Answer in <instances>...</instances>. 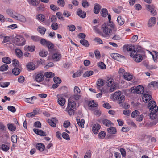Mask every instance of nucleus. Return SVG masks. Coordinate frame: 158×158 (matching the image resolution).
Wrapping results in <instances>:
<instances>
[{
    "instance_id": "25",
    "label": "nucleus",
    "mask_w": 158,
    "mask_h": 158,
    "mask_svg": "<svg viewBox=\"0 0 158 158\" xmlns=\"http://www.w3.org/2000/svg\"><path fill=\"white\" fill-rule=\"evenodd\" d=\"M6 13L8 15L14 18L15 16L14 14L15 13V11L11 9H7L6 10Z\"/></svg>"
},
{
    "instance_id": "15",
    "label": "nucleus",
    "mask_w": 158,
    "mask_h": 158,
    "mask_svg": "<svg viewBox=\"0 0 158 158\" xmlns=\"http://www.w3.org/2000/svg\"><path fill=\"white\" fill-rule=\"evenodd\" d=\"M77 14L80 17L82 18H84L86 16V14L85 12L83 11L82 10L79 8L77 10Z\"/></svg>"
},
{
    "instance_id": "35",
    "label": "nucleus",
    "mask_w": 158,
    "mask_h": 158,
    "mask_svg": "<svg viewBox=\"0 0 158 158\" xmlns=\"http://www.w3.org/2000/svg\"><path fill=\"white\" fill-rule=\"evenodd\" d=\"M2 61L6 64H10L11 62V59L9 57H4L2 59Z\"/></svg>"
},
{
    "instance_id": "29",
    "label": "nucleus",
    "mask_w": 158,
    "mask_h": 158,
    "mask_svg": "<svg viewBox=\"0 0 158 158\" xmlns=\"http://www.w3.org/2000/svg\"><path fill=\"white\" fill-rule=\"evenodd\" d=\"M102 123L103 125L107 127L111 126L113 124L108 119H104L103 120Z\"/></svg>"
},
{
    "instance_id": "33",
    "label": "nucleus",
    "mask_w": 158,
    "mask_h": 158,
    "mask_svg": "<svg viewBox=\"0 0 158 158\" xmlns=\"http://www.w3.org/2000/svg\"><path fill=\"white\" fill-rule=\"evenodd\" d=\"M45 76L47 78H51L55 76V74L51 72H47L44 73Z\"/></svg>"
},
{
    "instance_id": "32",
    "label": "nucleus",
    "mask_w": 158,
    "mask_h": 158,
    "mask_svg": "<svg viewBox=\"0 0 158 158\" xmlns=\"http://www.w3.org/2000/svg\"><path fill=\"white\" fill-rule=\"evenodd\" d=\"M37 99L36 97L33 96L31 98H27L25 99V102H27L33 104L34 103L33 100H36Z\"/></svg>"
},
{
    "instance_id": "50",
    "label": "nucleus",
    "mask_w": 158,
    "mask_h": 158,
    "mask_svg": "<svg viewBox=\"0 0 158 158\" xmlns=\"http://www.w3.org/2000/svg\"><path fill=\"white\" fill-rule=\"evenodd\" d=\"M49 49H52L54 47V45L49 41H48L46 45Z\"/></svg>"
},
{
    "instance_id": "39",
    "label": "nucleus",
    "mask_w": 158,
    "mask_h": 158,
    "mask_svg": "<svg viewBox=\"0 0 158 158\" xmlns=\"http://www.w3.org/2000/svg\"><path fill=\"white\" fill-rule=\"evenodd\" d=\"M48 54V52L44 50H41L39 52L40 56L43 57H46Z\"/></svg>"
},
{
    "instance_id": "2",
    "label": "nucleus",
    "mask_w": 158,
    "mask_h": 158,
    "mask_svg": "<svg viewBox=\"0 0 158 158\" xmlns=\"http://www.w3.org/2000/svg\"><path fill=\"white\" fill-rule=\"evenodd\" d=\"M79 106V104L77 106L75 101L72 99V98H70L69 99L67 110L70 116L74 115L76 107H77Z\"/></svg>"
},
{
    "instance_id": "62",
    "label": "nucleus",
    "mask_w": 158,
    "mask_h": 158,
    "mask_svg": "<svg viewBox=\"0 0 158 158\" xmlns=\"http://www.w3.org/2000/svg\"><path fill=\"white\" fill-rule=\"evenodd\" d=\"M94 40L100 44H103V42L101 39L98 37H95Z\"/></svg>"
},
{
    "instance_id": "1",
    "label": "nucleus",
    "mask_w": 158,
    "mask_h": 158,
    "mask_svg": "<svg viewBox=\"0 0 158 158\" xmlns=\"http://www.w3.org/2000/svg\"><path fill=\"white\" fill-rule=\"evenodd\" d=\"M130 54V56L133 58L134 60L138 63L141 61L143 58L145 56L144 51L139 48L135 49Z\"/></svg>"
},
{
    "instance_id": "53",
    "label": "nucleus",
    "mask_w": 158,
    "mask_h": 158,
    "mask_svg": "<svg viewBox=\"0 0 158 158\" xmlns=\"http://www.w3.org/2000/svg\"><path fill=\"white\" fill-rule=\"evenodd\" d=\"M91 155V150H89L88 151L86 152L84 158H90Z\"/></svg>"
},
{
    "instance_id": "42",
    "label": "nucleus",
    "mask_w": 158,
    "mask_h": 158,
    "mask_svg": "<svg viewBox=\"0 0 158 158\" xmlns=\"http://www.w3.org/2000/svg\"><path fill=\"white\" fill-rule=\"evenodd\" d=\"M8 129L11 131H14L16 129V127L12 124H9L7 125Z\"/></svg>"
},
{
    "instance_id": "20",
    "label": "nucleus",
    "mask_w": 158,
    "mask_h": 158,
    "mask_svg": "<svg viewBox=\"0 0 158 158\" xmlns=\"http://www.w3.org/2000/svg\"><path fill=\"white\" fill-rule=\"evenodd\" d=\"M24 49L26 51L32 52L35 50V46L34 45H26L24 47Z\"/></svg>"
},
{
    "instance_id": "37",
    "label": "nucleus",
    "mask_w": 158,
    "mask_h": 158,
    "mask_svg": "<svg viewBox=\"0 0 158 158\" xmlns=\"http://www.w3.org/2000/svg\"><path fill=\"white\" fill-rule=\"evenodd\" d=\"M117 20L118 24L119 25H122L124 23V20L121 16H118L117 18Z\"/></svg>"
},
{
    "instance_id": "10",
    "label": "nucleus",
    "mask_w": 158,
    "mask_h": 158,
    "mask_svg": "<svg viewBox=\"0 0 158 158\" xmlns=\"http://www.w3.org/2000/svg\"><path fill=\"white\" fill-rule=\"evenodd\" d=\"M61 57V54L60 52L54 53L52 56V59L56 61H59L60 60Z\"/></svg>"
},
{
    "instance_id": "51",
    "label": "nucleus",
    "mask_w": 158,
    "mask_h": 158,
    "mask_svg": "<svg viewBox=\"0 0 158 158\" xmlns=\"http://www.w3.org/2000/svg\"><path fill=\"white\" fill-rule=\"evenodd\" d=\"M125 98V96L124 95H122L119 97L118 99V102L120 103L124 102Z\"/></svg>"
},
{
    "instance_id": "13",
    "label": "nucleus",
    "mask_w": 158,
    "mask_h": 158,
    "mask_svg": "<svg viewBox=\"0 0 158 158\" xmlns=\"http://www.w3.org/2000/svg\"><path fill=\"white\" fill-rule=\"evenodd\" d=\"M57 97L58 98L57 100L58 103L61 106L64 105L65 103V98L61 97L60 95H57Z\"/></svg>"
},
{
    "instance_id": "18",
    "label": "nucleus",
    "mask_w": 158,
    "mask_h": 158,
    "mask_svg": "<svg viewBox=\"0 0 158 158\" xmlns=\"http://www.w3.org/2000/svg\"><path fill=\"white\" fill-rule=\"evenodd\" d=\"M105 81L102 79H98L97 81V88L98 89L101 90V87L104 84Z\"/></svg>"
},
{
    "instance_id": "38",
    "label": "nucleus",
    "mask_w": 158,
    "mask_h": 158,
    "mask_svg": "<svg viewBox=\"0 0 158 158\" xmlns=\"http://www.w3.org/2000/svg\"><path fill=\"white\" fill-rule=\"evenodd\" d=\"M93 73L94 72L92 71H87L83 74V76L84 77H88L92 75Z\"/></svg>"
},
{
    "instance_id": "56",
    "label": "nucleus",
    "mask_w": 158,
    "mask_h": 158,
    "mask_svg": "<svg viewBox=\"0 0 158 158\" xmlns=\"http://www.w3.org/2000/svg\"><path fill=\"white\" fill-rule=\"evenodd\" d=\"M44 16L41 14H39L37 16V19L39 20L43 21L44 19Z\"/></svg>"
},
{
    "instance_id": "47",
    "label": "nucleus",
    "mask_w": 158,
    "mask_h": 158,
    "mask_svg": "<svg viewBox=\"0 0 158 158\" xmlns=\"http://www.w3.org/2000/svg\"><path fill=\"white\" fill-rule=\"evenodd\" d=\"M12 64L15 67H20V65L18 61L15 59H14L12 60Z\"/></svg>"
},
{
    "instance_id": "3",
    "label": "nucleus",
    "mask_w": 158,
    "mask_h": 158,
    "mask_svg": "<svg viewBox=\"0 0 158 158\" xmlns=\"http://www.w3.org/2000/svg\"><path fill=\"white\" fill-rule=\"evenodd\" d=\"M106 85L108 87H110L109 90L110 93L113 92L117 89V83L115 82L114 80L112 78H109L105 81Z\"/></svg>"
},
{
    "instance_id": "28",
    "label": "nucleus",
    "mask_w": 158,
    "mask_h": 158,
    "mask_svg": "<svg viewBox=\"0 0 158 158\" xmlns=\"http://www.w3.org/2000/svg\"><path fill=\"white\" fill-rule=\"evenodd\" d=\"M77 123L79 126L81 128H84V127L85 120L84 119H81L80 120L78 118H76Z\"/></svg>"
},
{
    "instance_id": "8",
    "label": "nucleus",
    "mask_w": 158,
    "mask_h": 158,
    "mask_svg": "<svg viewBox=\"0 0 158 158\" xmlns=\"http://www.w3.org/2000/svg\"><path fill=\"white\" fill-rule=\"evenodd\" d=\"M150 116L151 119L154 120L153 122V123L155 125L158 122V115L156 114L157 112L153 111L150 112Z\"/></svg>"
},
{
    "instance_id": "11",
    "label": "nucleus",
    "mask_w": 158,
    "mask_h": 158,
    "mask_svg": "<svg viewBox=\"0 0 158 158\" xmlns=\"http://www.w3.org/2000/svg\"><path fill=\"white\" fill-rule=\"evenodd\" d=\"M33 131L35 134L41 136H44L47 135L46 132L44 131L43 130L40 129L34 128L33 129Z\"/></svg>"
},
{
    "instance_id": "22",
    "label": "nucleus",
    "mask_w": 158,
    "mask_h": 158,
    "mask_svg": "<svg viewBox=\"0 0 158 158\" xmlns=\"http://www.w3.org/2000/svg\"><path fill=\"white\" fill-rule=\"evenodd\" d=\"M52 119H52H48L47 121L51 126L53 127H55L56 126V125L54 122V121L56 122V118H53Z\"/></svg>"
},
{
    "instance_id": "59",
    "label": "nucleus",
    "mask_w": 158,
    "mask_h": 158,
    "mask_svg": "<svg viewBox=\"0 0 158 158\" xmlns=\"http://www.w3.org/2000/svg\"><path fill=\"white\" fill-rule=\"evenodd\" d=\"M89 106L91 107H95L97 106V104L95 103L94 101H92L89 102Z\"/></svg>"
},
{
    "instance_id": "6",
    "label": "nucleus",
    "mask_w": 158,
    "mask_h": 158,
    "mask_svg": "<svg viewBox=\"0 0 158 158\" xmlns=\"http://www.w3.org/2000/svg\"><path fill=\"white\" fill-rule=\"evenodd\" d=\"M14 43L17 46H22L25 45V41L23 37L18 36L15 38Z\"/></svg>"
},
{
    "instance_id": "41",
    "label": "nucleus",
    "mask_w": 158,
    "mask_h": 158,
    "mask_svg": "<svg viewBox=\"0 0 158 158\" xmlns=\"http://www.w3.org/2000/svg\"><path fill=\"white\" fill-rule=\"evenodd\" d=\"M15 52L17 56L19 58L21 57L23 55L22 51L19 49H16L15 50Z\"/></svg>"
},
{
    "instance_id": "40",
    "label": "nucleus",
    "mask_w": 158,
    "mask_h": 158,
    "mask_svg": "<svg viewBox=\"0 0 158 158\" xmlns=\"http://www.w3.org/2000/svg\"><path fill=\"white\" fill-rule=\"evenodd\" d=\"M110 55L112 58L117 60H118L119 57L122 56L119 54L115 53H111Z\"/></svg>"
},
{
    "instance_id": "46",
    "label": "nucleus",
    "mask_w": 158,
    "mask_h": 158,
    "mask_svg": "<svg viewBox=\"0 0 158 158\" xmlns=\"http://www.w3.org/2000/svg\"><path fill=\"white\" fill-rule=\"evenodd\" d=\"M140 114V113L139 111L137 110H135L133 111L131 114V116L132 117L135 118L137 117V116L139 115Z\"/></svg>"
},
{
    "instance_id": "9",
    "label": "nucleus",
    "mask_w": 158,
    "mask_h": 158,
    "mask_svg": "<svg viewBox=\"0 0 158 158\" xmlns=\"http://www.w3.org/2000/svg\"><path fill=\"white\" fill-rule=\"evenodd\" d=\"M138 48H135L134 46L129 45H125L123 46V49L124 51L130 52V53L135 49H138Z\"/></svg>"
},
{
    "instance_id": "60",
    "label": "nucleus",
    "mask_w": 158,
    "mask_h": 158,
    "mask_svg": "<svg viewBox=\"0 0 158 158\" xmlns=\"http://www.w3.org/2000/svg\"><path fill=\"white\" fill-rule=\"evenodd\" d=\"M58 4L60 6L64 7L65 4L64 0H58L57 1Z\"/></svg>"
},
{
    "instance_id": "45",
    "label": "nucleus",
    "mask_w": 158,
    "mask_h": 158,
    "mask_svg": "<svg viewBox=\"0 0 158 158\" xmlns=\"http://www.w3.org/2000/svg\"><path fill=\"white\" fill-rule=\"evenodd\" d=\"M107 10L106 9H102L101 13L103 17H106L108 15Z\"/></svg>"
},
{
    "instance_id": "5",
    "label": "nucleus",
    "mask_w": 158,
    "mask_h": 158,
    "mask_svg": "<svg viewBox=\"0 0 158 158\" xmlns=\"http://www.w3.org/2000/svg\"><path fill=\"white\" fill-rule=\"evenodd\" d=\"M102 28L103 32L104 33L102 34V36L104 37L109 36L110 34L112 32V29L108 27V25H107L106 24H103L102 25Z\"/></svg>"
},
{
    "instance_id": "26",
    "label": "nucleus",
    "mask_w": 158,
    "mask_h": 158,
    "mask_svg": "<svg viewBox=\"0 0 158 158\" xmlns=\"http://www.w3.org/2000/svg\"><path fill=\"white\" fill-rule=\"evenodd\" d=\"M27 69L30 70H33L35 68V64L32 62L29 63L27 65Z\"/></svg>"
},
{
    "instance_id": "4",
    "label": "nucleus",
    "mask_w": 158,
    "mask_h": 158,
    "mask_svg": "<svg viewBox=\"0 0 158 158\" xmlns=\"http://www.w3.org/2000/svg\"><path fill=\"white\" fill-rule=\"evenodd\" d=\"M14 18L15 19L23 23H30L32 22L31 19L29 18H26L24 16L20 14H18L15 15Z\"/></svg>"
},
{
    "instance_id": "61",
    "label": "nucleus",
    "mask_w": 158,
    "mask_h": 158,
    "mask_svg": "<svg viewBox=\"0 0 158 158\" xmlns=\"http://www.w3.org/2000/svg\"><path fill=\"white\" fill-rule=\"evenodd\" d=\"M2 149L4 151H7L9 150V148L8 146L5 145V144H2L1 146Z\"/></svg>"
},
{
    "instance_id": "23",
    "label": "nucleus",
    "mask_w": 158,
    "mask_h": 158,
    "mask_svg": "<svg viewBox=\"0 0 158 158\" xmlns=\"http://www.w3.org/2000/svg\"><path fill=\"white\" fill-rule=\"evenodd\" d=\"M149 88L153 87L155 89H156L158 87V82H153L148 85V86Z\"/></svg>"
},
{
    "instance_id": "21",
    "label": "nucleus",
    "mask_w": 158,
    "mask_h": 158,
    "mask_svg": "<svg viewBox=\"0 0 158 158\" xmlns=\"http://www.w3.org/2000/svg\"><path fill=\"white\" fill-rule=\"evenodd\" d=\"M20 67H15L12 70V73L15 76H17L19 75L21 72L19 69Z\"/></svg>"
},
{
    "instance_id": "43",
    "label": "nucleus",
    "mask_w": 158,
    "mask_h": 158,
    "mask_svg": "<svg viewBox=\"0 0 158 158\" xmlns=\"http://www.w3.org/2000/svg\"><path fill=\"white\" fill-rule=\"evenodd\" d=\"M8 68V66L6 64H4L0 67V71H6Z\"/></svg>"
},
{
    "instance_id": "19",
    "label": "nucleus",
    "mask_w": 158,
    "mask_h": 158,
    "mask_svg": "<svg viewBox=\"0 0 158 158\" xmlns=\"http://www.w3.org/2000/svg\"><path fill=\"white\" fill-rule=\"evenodd\" d=\"M151 98V96L147 94H144V95L143 96V100L145 102H149Z\"/></svg>"
},
{
    "instance_id": "52",
    "label": "nucleus",
    "mask_w": 158,
    "mask_h": 158,
    "mask_svg": "<svg viewBox=\"0 0 158 158\" xmlns=\"http://www.w3.org/2000/svg\"><path fill=\"white\" fill-rule=\"evenodd\" d=\"M106 133L104 131H102L99 132L98 134V137L101 139H103L105 136Z\"/></svg>"
},
{
    "instance_id": "58",
    "label": "nucleus",
    "mask_w": 158,
    "mask_h": 158,
    "mask_svg": "<svg viewBox=\"0 0 158 158\" xmlns=\"http://www.w3.org/2000/svg\"><path fill=\"white\" fill-rule=\"evenodd\" d=\"M68 29L71 31H74L76 28L75 26L73 25H70L67 26Z\"/></svg>"
},
{
    "instance_id": "55",
    "label": "nucleus",
    "mask_w": 158,
    "mask_h": 158,
    "mask_svg": "<svg viewBox=\"0 0 158 158\" xmlns=\"http://www.w3.org/2000/svg\"><path fill=\"white\" fill-rule=\"evenodd\" d=\"M17 136L15 135H13L11 137V140L14 143L17 142Z\"/></svg>"
},
{
    "instance_id": "34",
    "label": "nucleus",
    "mask_w": 158,
    "mask_h": 158,
    "mask_svg": "<svg viewBox=\"0 0 158 158\" xmlns=\"http://www.w3.org/2000/svg\"><path fill=\"white\" fill-rule=\"evenodd\" d=\"M107 131L110 134H115L116 133V129L115 127L109 128Z\"/></svg>"
},
{
    "instance_id": "48",
    "label": "nucleus",
    "mask_w": 158,
    "mask_h": 158,
    "mask_svg": "<svg viewBox=\"0 0 158 158\" xmlns=\"http://www.w3.org/2000/svg\"><path fill=\"white\" fill-rule=\"evenodd\" d=\"M81 94H74L73 96L72 97H71V98H72V99H73L76 100H78L81 97Z\"/></svg>"
},
{
    "instance_id": "54",
    "label": "nucleus",
    "mask_w": 158,
    "mask_h": 158,
    "mask_svg": "<svg viewBox=\"0 0 158 158\" xmlns=\"http://www.w3.org/2000/svg\"><path fill=\"white\" fill-rule=\"evenodd\" d=\"M51 28L54 30H56L59 27L57 23L56 22L53 23L51 25Z\"/></svg>"
},
{
    "instance_id": "63",
    "label": "nucleus",
    "mask_w": 158,
    "mask_h": 158,
    "mask_svg": "<svg viewBox=\"0 0 158 158\" xmlns=\"http://www.w3.org/2000/svg\"><path fill=\"white\" fill-rule=\"evenodd\" d=\"M34 126L36 127L40 128L41 126V123L39 121H36L34 123Z\"/></svg>"
},
{
    "instance_id": "14",
    "label": "nucleus",
    "mask_w": 158,
    "mask_h": 158,
    "mask_svg": "<svg viewBox=\"0 0 158 158\" xmlns=\"http://www.w3.org/2000/svg\"><path fill=\"white\" fill-rule=\"evenodd\" d=\"M44 75L41 73L37 74L35 77L36 81L38 82L43 81L44 80Z\"/></svg>"
},
{
    "instance_id": "17",
    "label": "nucleus",
    "mask_w": 158,
    "mask_h": 158,
    "mask_svg": "<svg viewBox=\"0 0 158 158\" xmlns=\"http://www.w3.org/2000/svg\"><path fill=\"white\" fill-rule=\"evenodd\" d=\"M135 90L137 94H142L144 92V88L143 86L139 85L136 87Z\"/></svg>"
},
{
    "instance_id": "7",
    "label": "nucleus",
    "mask_w": 158,
    "mask_h": 158,
    "mask_svg": "<svg viewBox=\"0 0 158 158\" xmlns=\"http://www.w3.org/2000/svg\"><path fill=\"white\" fill-rule=\"evenodd\" d=\"M148 107L150 109V112H157L158 110V107L156 105V102L155 101L150 102L148 104Z\"/></svg>"
},
{
    "instance_id": "36",
    "label": "nucleus",
    "mask_w": 158,
    "mask_h": 158,
    "mask_svg": "<svg viewBox=\"0 0 158 158\" xmlns=\"http://www.w3.org/2000/svg\"><path fill=\"white\" fill-rule=\"evenodd\" d=\"M46 29L43 27L40 26L38 27V31L41 34L44 35L46 31Z\"/></svg>"
},
{
    "instance_id": "24",
    "label": "nucleus",
    "mask_w": 158,
    "mask_h": 158,
    "mask_svg": "<svg viewBox=\"0 0 158 158\" xmlns=\"http://www.w3.org/2000/svg\"><path fill=\"white\" fill-rule=\"evenodd\" d=\"M101 7L98 4H95L94 9V12L96 14H98Z\"/></svg>"
},
{
    "instance_id": "30",
    "label": "nucleus",
    "mask_w": 158,
    "mask_h": 158,
    "mask_svg": "<svg viewBox=\"0 0 158 158\" xmlns=\"http://www.w3.org/2000/svg\"><path fill=\"white\" fill-rule=\"evenodd\" d=\"M80 43L83 46L86 47H88L89 46L90 44L88 41L85 40L83 39L80 40Z\"/></svg>"
},
{
    "instance_id": "16",
    "label": "nucleus",
    "mask_w": 158,
    "mask_h": 158,
    "mask_svg": "<svg viewBox=\"0 0 158 158\" xmlns=\"http://www.w3.org/2000/svg\"><path fill=\"white\" fill-rule=\"evenodd\" d=\"M156 19L155 17L151 18L149 20L148 23V27H151L153 26L156 23Z\"/></svg>"
},
{
    "instance_id": "44",
    "label": "nucleus",
    "mask_w": 158,
    "mask_h": 158,
    "mask_svg": "<svg viewBox=\"0 0 158 158\" xmlns=\"http://www.w3.org/2000/svg\"><path fill=\"white\" fill-rule=\"evenodd\" d=\"M30 4L33 6H37L39 4V0H28Z\"/></svg>"
},
{
    "instance_id": "64",
    "label": "nucleus",
    "mask_w": 158,
    "mask_h": 158,
    "mask_svg": "<svg viewBox=\"0 0 158 158\" xmlns=\"http://www.w3.org/2000/svg\"><path fill=\"white\" fill-rule=\"evenodd\" d=\"M70 123L69 121L66 120L64 121L63 123V126L65 128H68L70 125Z\"/></svg>"
},
{
    "instance_id": "49",
    "label": "nucleus",
    "mask_w": 158,
    "mask_h": 158,
    "mask_svg": "<svg viewBox=\"0 0 158 158\" xmlns=\"http://www.w3.org/2000/svg\"><path fill=\"white\" fill-rule=\"evenodd\" d=\"M62 136L63 138L66 140H69L70 139L69 135L66 133L63 132L62 134Z\"/></svg>"
},
{
    "instance_id": "57",
    "label": "nucleus",
    "mask_w": 158,
    "mask_h": 158,
    "mask_svg": "<svg viewBox=\"0 0 158 158\" xmlns=\"http://www.w3.org/2000/svg\"><path fill=\"white\" fill-rule=\"evenodd\" d=\"M54 81L56 83L60 84L61 82V79L58 77H55L53 78Z\"/></svg>"
},
{
    "instance_id": "31",
    "label": "nucleus",
    "mask_w": 158,
    "mask_h": 158,
    "mask_svg": "<svg viewBox=\"0 0 158 158\" xmlns=\"http://www.w3.org/2000/svg\"><path fill=\"white\" fill-rule=\"evenodd\" d=\"M124 78L126 80L130 81L133 78V76L129 73H126L123 75Z\"/></svg>"
},
{
    "instance_id": "27",
    "label": "nucleus",
    "mask_w": 158,
    "mask_h": 158,
    "mask_svg": "<svg viewBox=\"0 0 158 158\" xmlns=\"http://www.w3.org/2000/svg\"><path fill=\"white\" fill-rule=\"evenodd\" d=\"M36 148L40 152H42L45 148V146L41 143H38L36 144Z\"/></svg>"
},
{
    "instance_id": "12",
    "label": "nucleus",
    "mask_w": 158,
    "mask_h": 158,
    "mask_svg": "<svg viewBox=\"0 0 158 158\" xmlns=\"http://www.w3.org/2000/svg\"><path fill=\"white\" fill-rule=\"evenodd\" d=\"M100 128L101 126L99 124H94L92 127V131L94 134H98Z\"/></svg>"
}]
</instances>
